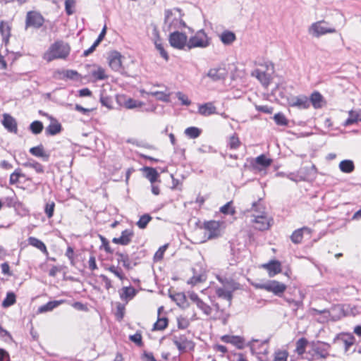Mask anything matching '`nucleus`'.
<instances>
[{"instance_id":"f257e3e1","label":"nucleus","mask_w":361,"mask_h":361,"mask_svg":"<svg viewBox=\"0 0 361 361\" xmlns=\"http://www.w3.org/2000/svg\"><path fill=\"white\" fill-rule=\"evenodd\" d=\"M182 16L181 10L178 8L165 10L164 30L171 32L185 27L186 24L182 19Z\"/></svg>"},{"instance_id":"f03ea898","label":"nucleus","mask_w":361,"mask_h":361,"mask_svg":"<svg viewBox=\"0 0 361 361\" xmlns=\"http://www.w3.org/2000/svg\"><path fill=\"white\" fill-rule=\"evenodd\" d=\"M262 69L257 68L254 70L251 75L257 78L260 83L264 86L268 87L272 79V74L274 72V66L271 61H265L264 63H259Z\"/></svg>"},{"instance_id":"7ed1b4c3","label":"nucleus","mask_w":361,"mask_h":361,"mask_svg":"<svg viewBox=\"0 0 361 361\" xmlns=\"http://www.w3.org/2000/svg\"><path fill=\"white\" fill-rule=\"evenodd\" d=\"M67 55L66 44L62 41H56L44 54L43 59L47 62H50L58 59H65Z\"/></svg>"},{"instance_id":"20e7f679","label":"nucleus","mask_w":361,"mask_h":361,"mask_svg":"<svg viewBox=\"0 0 361 361\" xmlns=\"http://www.w3.org/2000/svg\"><path fill=\"white\" fill-rule=\"evenodd\" d=\"M336 32V28L324 20L313 23L308 28V33L316 38H319L322 35Z\"/></svg>"},{"instance_id":"39448f33","label":"nucleus","mask_w":361,"mask_h":361,"mask_svg":"<svg viewBox=\"0 0 361 361\" xmlns=\"http://www.w3.org/2000/svg\"><path fill=\"white\" fill-rule=\"evenodd\" d=\"M262 206L258 202H255L252 203V209L257 213L253 215V222L256 224L257 229L264 231L270 227V221L264 215V212L260 210Z\"/></svg>"},{"instance_id":"423d86ee","label":"nucleus","mask_w":361,"mask_h":361,"mask_svg":"<svg viewBox=\"0 0 361 361\" xmlns=\"http://www.w3.org/2000/svg\"><path fill=\"white\" fill-rule=\"evenodd\" d=\"M172 341L180 353L188 350H193L195 348L194 342L190 340L185 334L173 335Z\"/></svg>"},{"instance_id":"0eeeda50","label":"nucleus","mask_w":361,"mask_h":361,"mask_svg":"<svg viewBox=\"0 0 361 361\" xmlns=\"http://www.w3.org/2000/svg\"><path fill=\"white\" fill-rule=\"evenodd\" d=\"M209 44V39L203 30L198 31L195 36L191 37L187 44L189 49L195 47L205 48Z\"/></svg>"},{"instance_id":"6e6552de","label":"nucleus","mask_w":361,"mask_h":361,"mask_svg":"<svg viewBox=\"0 0 361 361\" xmlns=\"http://www.w3.org/2000/svg\"><path fill=\"white\" fill-rule=\"evenodd\" d=\"M44 18L40 12L37 11H30L26 14L25 27L39 28L43 25Z\"/></svg>"},{"instance_id":"1a4fd4ad","label":"nucleus","mask_w":361,"mask_h":361,"mask_svg":"<svg viewBox=\"0 0 361 361\" xmlns=\"http://www.w3.org/2000/svg\"><path fill=\"white\" fill-rule=\"evenodd\" d=\"M258 288L271 292L277 296H281L286 289V286L279 281L273 280L257 286Z\"/></svg>"},{"instance_id":"9d476101","label":"nucleus","mask_w":361,"mask_h":361,"mask_svg":"<svg viewBox=\"0 0 361 361\" xmlns=\"http://www.w3.org/2000/svg\"><path fill=\"white\" fill-rule=\"evenodd\" d=\"M187 35L178 30L171 32L169 37L171 46L178 49H182L187 46Z\"/></svg>"},{"instance_id":"9b49d317","label":"nucleus","mask_w":361,"mask_h":361,"mask_svg":"<svg viewBox=\"0 0 361 361\" xmlns=\"http://www.w3.org/2000/svg\"><path fill=\"white\" fill-rule=\"evenodd\" d=\"M190 300L195 304L197 307L200 310L202 313L206 316H211L212 313V307L209 306L208 304L204 302L198 295L195 293H190L188 295Z\"/></svg>"},{"instance_id":"f8f14e48","label":"nucleus","mask_w":361,"mask_h":361,"mask_svg":"<svg viewBox=\"0 0 361 361\" xmlns=\"http://www.w3.org/2000/svg\"><path fill=\"white\" fill-rule=\"evenodd\" d=\"M205 230V235L208 239L216 238L220 234V224L216 221H210L205 222L204 224Z\"/></svg>"},{"instance_id":"ddd939ff","label":"nucleus","mask_w":361,"mask_h":361,"mask_svg":"<svg viewBox=\"0 0 361 361\" xmlns=\"http://www.w3.org/2000/svg\"><path fill=\"white\" fill-rule=\"evenodd\" d=\"M39 114L44 116H47L50 119V123L45 129V133L47 135H55L61 131V125L57 120L49 116L47 114L43 113L42 111H39Z\"/></svg>"},{"instance_id":"4468645a","label":"nucleus","mask_w":361,"mask_h":361,"mask_svg":"<svg viewBox=\"0 0 361 361\" xmlns=\"http://www.w3.org/2000/svg\"><path fill=\"white\" fill-rule=\"evenodd\" d=\"M227 75L228 72L226 68L220 66L210 68L207 73V76L213 82L224 80L227 77Z\"/></svg>"},{"instance_id":"2eb2a0df","label":"nucleus","mask_w":361,"mask_h":361,"mask_svg":"<svg viewBox=\"0 0 361 361\" xmlns=\"http://www.w3.org/2000/svg\"><path fill=\"white\" fill-rule=\"evenodd\" d=\"M121 54L117 51H111L108 56V63L114 71H120L122 68Z\"/></svg>"},{"instance_id":"dca6fc26","label":"nucleus","mask_w":361,"mask_h":361,"mask_svg":"<svg viewBox=\"0 0 361 361\" xmlns=\"http://www.w3.org/2000/svg\"><path fill=\"white\" fill-rule=\"evenodd\" d=\"M1 123L4 127L10 133L16 134L18 133V123L16 119L8 114H3Z\"/></svg>"},{"instance_id":"f3484780","label":"nucleus","mask_w":361,"mask_h":361,"mask_svg":"<svg viewBox=\"0 0 361 361\" xmlns=\"http://www.w3.org/2000/svg\"><path fill=\"white\" fill-rule=\"evenodd\" d=\"M266 269L270 277H273L281 271V264L279 260L274 259L262 266Z\"/></svg>"},{"instance_id":"a211bd4d","label":"nucleus","mask_w":361,"mask_h":361,"mask_svg":"<svg viewBox=\"0 0 361 361\" xmlns=\"http://www.w3.org/2000/svg\"><path fill=\"white\" fill-rule=\"evenodd\" d=\"M133 235L134 233L132 230L126 229L122 231L119 238H114L112 242L115 244L127 245L131 242Z\"/></svg>"},{"instance_id":"6ab92c4d","label":"nucleus","mask_w":361,"mask_h":361,"mask_svg":"<svg viewBox=\"0 0 361 361\" xmlns=\"http://www.w3.org/2000/svg\"><path fill=\"white\" fill-rule=\"evenodd\" d=\"M215 313L212 317L214 320H221L223 324H226L230 314L224 309L221 308L219 303H213Z\"/></svg>"},{"instance_id":"aec40b11","label":"nucleus","mask_w":361,"mask_h":361,"mask_svg":"<svg viewBox=\"0 0 361 361\" xmlns=\"http://www.w3.org/2000/svg\"><path fill=\"white\" fill-rule=\"evenodd\" d=\"M290 105L300 109H305L310 106V101L307 97L305 95H299L292 99Z\"/></svg>"},{"instance_id":"412c9836","label":"nucleus","mask_w":361,"mask_h":361,"mask_svg":"<svg viewBox=\"0 0 361 361\" xmlns=\"http://www.w3.org/2000/svg\"><path fill=\"white\" fill-rule=\"evenodd\" d=\"M330 348L331 346L329 343L318 341L317 344H314L313 350L321 358H326L329 356Z\"/></svg>"},{"instance_id":"4be33fe9","label":"nucleus","mask_w":361,"mask_h":361,"mask_svg":"<svg viewBox=\"0 0 361 361\" xmlns=\"http://www.w3.org/2000/svg\"><path fill=\"white\" fill-rule=\"evenodd\" d=\"M342 341L345 345V350L348 351L349 348L354 344L355 338L351 334H339L334 339V343L337 341Z\"/></svg>"},{"instance_id":"5701e85b","label":"nucleus","mask_w":361,"mask_h":361,"mask_svg":"<svg viewBox=\"0 0 361 361\" xmlns=\"http://www.w3.org/2000/svg\"><path fill=\"white\" fill-rule=\"evenodd\" d=\"M310 104H312L314 109H320L325 103L323 96L317 91H314L309 99Z\"/></svg>"},{"instance_id":"b1692460","label":"nucleus","mask_w":361,"mask_h":361,"mask_svg":"<svg viewBox=\"0 0 361 361\" xmlns=\"http://www.w3.org/2000/svg\"><path fill=\"white\" fill-rule=\"evenodd\" d=\"M163 310H164L163 307H160L158 309V319H157V321L154 323V324L153 326V330L162 331V330L165 329L168 326V322H169L168 319L165 317H159V315H160L161 311H163Z\"/></svg>"},{"instance_id":"393cba45","label":"nucleus","mask_w":361,"mask_h":361,"mask_svg":"<svg viewBox=\"0 0 361 361\" xmlns=\"http://www.w3.org/2000/svg\"><path fill=\"white\" fill-rule=\"evenodd\" d=\"M217 279L224 286V288L234 290L238 288V283L235 282L234 280L231 278L218 276Z\"/></svg>"},{"instance_id":"a878e982","label":"nucleus","mask_w":361,"mask_h":361,"mask_svg":"<svg viewBox=\"0 0 361 361\" xmlns=\"http://www.w3.org/2000/svg\"><path fill=\"white\" fill-rule=\"evenodd\" d=\"M23 166L25 168L33 169L37 173L42 174L44 173V166L34 159H28L26 162L23 164Z\"/></svg>"},{"instance_id":"bb28decb","label":"nucleus","mask_w":361,"mask_h":361,"mask_svg":"<svg viewBox=\"0 0 361 361\" xmlns=\"http://www.w3.org/2000/svg\"><path fill=\"white\" fill-rule=\"evenodd\" d=\"M65 302V300H54V301H50L46 303L45 305H43L40 306L37 310L39 313H44L49 311H51L61 304Z\"/></svg>"},{"instance_id":"cd10ccee","label":"nucleus","mask_w":361,"mask_h":361,"mask_svg":"<svg viewBox=\"0 0 361 361\" xmlns=\"http://www.w3.org/2000/svg\"><path fill=\"white\" fill-rule=\"evenodd\" d=\"M29 245L36 247L44 254H48V251L45 244L35 237H29L27 239Z\"/></svg>"},{"instance_id":"c85d7f7f","label":"nucleus","mask_w":361,"mask_h":361,"mask_svg":"<svg viewBox=\"0 0 361 361\" xmlns=\"http://www.w3.org/2000/svg\"><path fill=\"white\" fill-rule=\"evenodd\" d=\"M116 256L117 257V261L118 263H122L123 266L128 270L132 269L133 266H131L130 260L128 255L122 253L120 252H116Z\"/></svg>"},{"instance_id":"c756f323","label":"nucleus","mask_w":361,"mask_h":361,"mask_svg":"<svg viewBox=\"0 0 361 361\" xmlns=\"http://www.w3.org/2000/svg\"><path fill=\"white\" fill-rule=\"evenodd\" d=\"M223 341L235 345L239 349H242L244 346V339L238 336H226L223 337Z\"/></svg>"},{"instance_id":"7c9ffc66","label":"nucleus","mask_w":361,"mask_h":361,"mask_svg":"<svg viewBox=\"0 0 361 361\" xmlns=\"http://www.w3.org/2000/svg\"><path fill=\"white\" fill-rule=\"evenodd\" d=\"M198 112L202 116H209L216 113V107L212 103H206L200 106Z\"/></svg>"},{"instance_id":"2f4dec72","label":"nucleus","mask_w":361,"mask_h":361,"mask_svg":"<svg viewBox=\"0 0 361 361\" xmlns=\"http://www.w3.org/2000/svg\"><path fill=\"white\" fill-rule=\"evenodd\" d=\"M216 294L219 298H224L228 301L229 305L231 304L233 298L232 290L224 288H217L216 289Z\"/></svg>"},{"instance_id":"473e14b6","label":"nucleus","mask_w":361,"mask_h":361,"mask_svg":"<svg viewBox=\"0 0 361 361\" xmlns=\"http://www.w3.org/2000/svg\"><path fill=\"white\" fill-rule=\"evenodd\" d=\"M358 121H361V113L350 110L348 112V118L344 123L345 126H348L357 123Z\"/></svg>"},{"instance_id":"72a5a7b5","label":"nucleus","mask_w":361,"mask_h":361,"mask_svg":"<svg viewBox=\"0 0 361 361\" xmlns=\"http://www.w3.org/2000/svg\"><path fill=\"white\" fill-rule=\"evenodd\" d=\"M339 169L343 173H350L354 171L355 165L352 160L345 159L340 162Z\"/></svg>"},{"instance_id":"f704fd0d","label":"nucleus","mask_w":361,"mask_h":361,"mask_svg":"<svg viewBox=\"0 0 361 361\" xmlns=\"http://www.w3.org/2000/svg\"><path fill=\"white\" fill-rule=\"evenodd\" d=\"M221 41L226 45L232 44L236 39L235 35L231 31H224L220 35Z\"/></svg>"},{"instance_id":"c9c22d12","label":"nucleus","mask_w":361,"mask_h":361,"mask_svg":"<svg viewBox=\"0 0 361 361\" xmlns=\"http://www.w3.org/2000/svg\"><path fill=\"white\" fill-rule=\"evenodd\" d=\"M11 26L8 22L1 21L0 23V32L3 37L4 40L8 42L11 36Z\"/></svg>"},{"instance_id":"e433bc0d","label":"nucleus","mask_w":361,"mask_h":361,"mask_svg":"<svg viewBox=\"0 0 361 361\" xmlns=\"http://www.w3.org/2000/svg\"><path fill=\"white\" fill-rule=\"evenodd\" d=\"M193 276L188 281V283L195 286L206 280V275L204 273L197 274L195 268H192Z\"/></svg>"},{"instance_id":"4c0bfd02","label":"nucleus","mask_w":361,"mask_h":361,"mask_svg":"<svg viewBox=\"0 0 361 361\" xmlns=\"http://www.w3.org/2000/svg\"><path fill=\"white\" fill-rule=\"evenodd\" d=\"M92 76L97 80H103L107 78L105 70L101 66H97L91 71Z\"/></svg>"},{"instance_id":"58836bf2","label":"nucleus","mask_w":361,"mask_h":361,"mask_svg":"<svg viewBox=\"0 0 361 361\" xmlns=\"http://www.w3.org/2000/svg\"><path fill=\"white\" fill-rule=\"evenodd\" d=\"M31 154L37 157L41 158H48V154L44 152V147L42 145H38L36 147H31L29 150Z\"/></svg>"},{"instance_id":"ea45409f","label":"nucleus","mask_w":361,"mask_h":361,"mask_svg":"<svg viewBox=\"0 0 361 361\" xmlns=\"http://www.w3.org/2000/svg\"><path fill=\"white\" fill-rule=\"evenodd\" d=\"M144 171L146 172V177L152 183L157 181L159 173L155 169L146 166L144 168Z\"/></svg>"},{"instance_id":"a19ab883","label":"nucleus","mask_w":361,"mask_h":361,"mask_svg":"<svg viewBox=\"0 0 361 361\" xmlns=\"http://www.w3.org/2000/svg\"><path fill=\"white\" fill-rule=\"evenodd\" d=\"M308 343V341L305 338H300L296 342L295 352L299 355H302L305 352L306 346Z\"/></svg>"},{"instance_id":"79ce46f5","label":"nucleus","mask_w":361,"mask_h":361,"mask_svg":"<svg viewBox=\"0 0 361 361\" xmlns=\"http://www.w3.org/2000/svg\"><path fill=\"white\" fill-rule=\"evenodd\" d=\"M25 175L22 173L20 169H17L10 175L9 183L11 185L17 184L19 182L20 178H25Z\"/></svg>"},{"instance_id":"37998d69","label":"nucleus","mask_w":361,"mask_h":361,"mask_svg":"<svg viewBox=\"0 0 361 361\" xmlns=\"http://www.w3.org/2000/svg\"><path fill=\"white\" fill-rule=\"evenodd\" d=\"M16 302V295L13 292H9L6 294L5 299L2 302L4 307H8L14 305Z\"/></svg>"},{"instance_id":"c03bdc74","label":"nucleus","mask_w":361,"mask_h":361,"mask_svg":"<svg viewBox=\"0 0 361 361\" xmlns=\"http://www.w3.org/2000/svg\"><path fill=\"white\" fill-rule=\"evenodd\" d=\"M303 230L306 228H298L295 230L291 235L290 239L295 244H298L302 242L303 238Z\"/></svg>"},{"instance_id":"a18cd8bd","label":"nucleus","mask_w":361,"mask_h":361,"mask_svg":"<svg viewBox=\"0 0 361 361\" xmlns=\"http://www.w3.org/2000/svg\"><path fill=\"white\" fill-rule=\"evenodd\" d=\"M185 134L188 137L195 139L200 135L201 130L197 127H188L185 130Z\"/></svg>"},{"instance_id":"49530a36","label":"nucleus","mask_w":361,"mask_h":361,"mask_svg":"<svg viewBox=\"0 0 361 361\" xmlns=\"http://www.w3.org/2000/svg\"><path fill=\"white\" fill-rule=\"evenodd\" d=\"M255 162L263 167H268L272 163V159L267 158L264 154H261L255 159Z\"/></svg>"},{"instance_id":"de8ad7c7","label":"nucleus","mask_w":361,"mask_h":361,"mask_svg":"<svg viewBox=\"0 0 361 361\" xmlns=\"http://www.w3.org/2000/svg\"><path fill=\"white\" fill-rule=\"evenodd\" d=\"M123 292L121 293V298H132L136 294V290L133 287H123L122 289Z\"/></svg>"},{"instance_id":"09e8293b","label":"nucleus","mask_w":361,"mask_h":361,"mask_svg":"<svg viewBox=\"0 0 361 361\" xmlns=\"http://www.w3.org/2000/svg\"><path fill=\"white\" fill-rule=\"evenodd\" d=\"M43 124L41 121H35L30 125V129L33 134H39L43 130Z\"/></svg>"},{"instance_id":"8fccbe9b","label":"nucleus","mask_w":361,"mask_h":361,"mask_svg":"<svg viewBox=\"0 0 361 361\" xmlns=\"http://www.w3.org/2000/svg\"><path fill=\"white\" fill-rule=\"evenodd\" d=\"M274 121L279 126H286L288 125V121L283 114L277 113L274 116Z\"/></svg>"},{"instance_id":"3c124183","label":"nucleus","mask_w":361,"mask_h":361,"mask_svg":"<svg viewBox=\"0 0 361 361\" xmlns=\"http://www.w3.org/2000/svg\"><path fill=\"white\" fill-rule=\"evenodd\" d=\"M151 219L152 217L149 214H144L140 216V219L137 222V225L140 228L143 229L146 228Z\"/></svg>"},{"instance_id":"603ef678","label":"nucleus","mask_w":361,"mask_h":361,"mask_svg":"<svg viewBox=\"0 0 361 361\" xmlns=\"http://www.w3.org/2000/svg\"><path fill=\"white\" fill-rule=\"evenodd\" d=\"M149 94L155 97L157 99H159L160 101L166 102L169 101L170 94H166L164 92L156 91V92H149Z\"/></svg>"},{"instance_id":"864d4df0","label":"nucleus","mask_w":361,"mask_h":361,"mask_svg":"<svg viewBox=\"0 0 361 361\" xmlns=\"http://www.w3.org/2000/svg\"><path fill=\"white\" fill-rule=\"evenodd\" d=\"M232 201L227 202L226 204L220 208V212L224 214L233 215L235 213V210L231 207Z\"/></svg>"},{"instance_id":"5fc2aeb1","label":"nucleus","mask_w":361,"mask_h":361,"mask_svg":"<svg viewBox=\"0 0 361 361\" xmlns=\"http://www.w3.org/2000/svg\"><path fill=\"white\" fill-rule=\"evenodd\" d=\"M55 209V203L54 202H48L44 207V213L48 218H51L54 215Z\"/></svg>"},{"instance_id":"6e6d98bb","label":"nucleus","mask_w":361,"mask_h":361,"mask_svg":"<svg viewBox=\"0 0 361 361\" xmlns=\"http://www.w3.org/2000/svg\"><path fill=\"white\" fill-rule=\"evenodd\" d=\"M168 246H169L168 244H165L159 248V250L155 252V254L154 255V261H159L163 259L164 254L165 251L166 250Z\"/></svg>"},{"instance_id":"4d7b16f0","label":"nucleus","mask_w":361,"mask_h":361,"mask_svg":"<svg viewBox=\"0 0 361 361\" xmlns=\"http://www.w3.org/2000/svg\"><path fill=\"white\" fill-rule=\"evenodd\" d=\"M108 270L116 276L120 280H123L125 279V276L121 268L112 265L108 268Z\"/></svg>"},{"instance_id":"13d9d810","label":"nucleus","mask_w":361,"mask_h":361,"mask_svg":"<svg viewBox=\"0 0 361 361\" xmlns=\"http://www.w3.org/2000/svg\"><path fill=\"white\" fill-rule=\"evenodd\" d=\"M100 102L102 106H106L109 109L112 108L113 100L111 97L104 96L102 94L100 97Z\"/></svg>"},{"instance_id":"bf43d9fd","label":"nucleus","mask_w":361,"mask_h":361,"mask_svg":"<svg viewBox=\"0 0 361 361\" xmlns=\"http://www.w3.org/2000/svg\"><path fill=\"white\" fill-rule=\"evenodd\" d=\"M171 298L176 302L179 306L183 305L185 302V295L183 293H178L173 295H171Z\"/></svg>"},{"instance_id":"052dcab7","label":"nucleus","mask_w":361,"mask_h":361,"mask_svg":"<svg viewBox=\"0 0 361 361\" xmlns=\"http://www.w3.org/2000/svg\"><path fill=\"white\" fill-rule=\"evenodd\" d=\"M154 44L157 49L159 51V54L161 56V57H163L165 60L167 61L169 59V55L168 53L165 51L162 44L160 43L158 40H157L155 41Z\"/></svg>"},{"instance_id":"680f3d73","label":"nucleus","mask_w":361,"mask_h":361,"mask_svg":"<svg viewBox=\"0 0 361 361\" xmlns=\"http://www.w3.org/2000/svg\"><path fill=\"white\" fill-rule=\"evenodd\" d=\"M177 98L179 101L181 102V104L185 106H189L191 104L190 100L188 99V96L183 94L181 92H177L176 93Z\"/></svg>"},{"instance_id":"e2e57ef3","label":"nucleus","mask_w":361,"mask_h":361,"mask_svg":"<svg viewBox=\"0 0 361 361\" xmlns=\"http://www.w3.org/2000/svg\"><path fill=\"white\" fill-rule=\"evenodd\" d=\"M240 143L238 137L234 134L230 137L228 145L231 149H237L240 146Z\"/></svg>"},{"instance_id":"0e129e2a","label":"nucleus","mask_w":361,"mask_h":361,"mask_svg":"<svg viewBox=\"0 0 361 361\" xmlns=\"http://www.w3.org/2000/svg\"><path fill=\"white\" fill-rule=\"evenodd\" d=\"M178 327L180 329H185L190 325V322L187 318L180 317L177 319Z\"/></svg>"},{"instance_id":"69168bd1","label":"nucleus","mask_w":361,"mask_h":361,"mask_svg":"<svg viewBox=\"0 0 361 361\" xmlns=\"http://www.w3.org/2000/svg\"><path fill=\"white\" fill-rule=\"evenodd\" d=\"M125 106L127 109H131L141 106L142 102L135 100L133 99H129L126 102Z\"/></svg>"},{"instance_id":"338daca9","label":"nucleus","mask_w":361,"mask_h":361,"mask_svg":"<svg viewBox=\"0 0 361 361\" xmlns=\"http://www.w3.org/2000/svg\"><path fill=\"white\" fill-rule=\"evenodd\" d=\"M129 338L132 342L135 343L138 346L142 345V335L140 333H136L130 336Z\"/></svg>"},{"instance_id":"774afa93","label":"nucleus","mask_w":361,"mask_h":361,"mask_svg":"<svg viewBox=\"0 0 361 361\" xmlns=\"http://www.w3.org/2000/svg\"><path fill=\"white\" fill-rule=\"evenodd\" d=\"M288 353L286 351H279L276 353L274 361H287Z\"/></svg>"}]
</instances>
